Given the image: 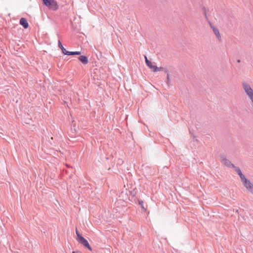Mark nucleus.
<instances>
[{
    "mask_svg": "<svg viewBox=\"0 0 253 253\" xmlns=\"http://www.w3.org/2000/svg\"><path fill=\"white\" fill-rule=\"evenodd\" d=\"M43 4L47 6L49 9L56 11L58 9V5L57 1L55 0H42Z\"/></svg>",
    "mask_w": 253,
    "mask_h": 253,
    "instance_id": "1",
    "label": "nucleus"
},
{
    "mask_svg": "<svg viewBox=\"0 0 253 253\" xmlns=\"http://www.w3.org/2000/svg\"><path fill=\"white\" fill-rule=\"evenodd\" d=\"M243 87L250 99H253V89L251 85L246 82L242 83Z\"/></svg>",
    "mask_w": 253,
    "mask_h": 253,
    "instance_id": "2",
    "label": "nucleus"
},
{
    "mask_svg": "<svg viewBox=\"0 0 253 253\" xmlns=\"http://www.w3.org/2000/svg\"><path fill=\"white\" fill-rule=\"evenodd\" d=\"M220 158L222 164L225 166L227 167H231L233 168L235 167V165L226 158V156L224 154H221L220 155Z\"/></svg>",
    "mask_w": 253,
    "mask_h": 253,
    "instance_id": "3",
    "label": "nucleus"
},
{
    "mask_svg": "<svg viewBox=\"0 0 253 253\" xmlns=\"http://www.w3.org/2000/svg\"><path fill=\"white\" fill-rule=\"evenodd\" d=\"M80 244L84 246L85 248L88 249L89 251H92V248L90 247L88 241L83 236L80 239L77 240Z\"/></svg>",
    "mask_w": 253,
    "mask_h": 253,
    "instance_id": "4",
    "label": "nucleus"
},
{
    "mask_svg": "<svg viewBox=\"0 0 253 253\" xmlns=\"http://www.w3.org/2000/svg\"><path fill=\"white\" fill-rule=\"evenodd\" d=\"M243 183L247 190L253 194V184L249 179L243 181Z\"/></svg>",
    "mask_w": 253,
    "mask_h": 253,
    "instance_id": "5",
    "label": "nucleus"
},
{
    "mask_svg": "<svg viewBox=\"0 0 253 253\" xmlns=\"http://www.w3.org/2000/svg\"><path fill=\"white\" fill-rule=\"evenodd\" d=\"M233 168H234L235 171L239 175L242 182L248 179L247 178H246L245 176L242 173L240 169L238 167L235 166V167H234Z\"/></svg>",
    "mask_w": 253,
    "mask_h": 253,
    "instance_id": "6",
    "label": "nucleus"
},
{
    "mask_svg": "<svg viewBox=\"0 0 253 253\" xmlns=\"http://www.w3.org/2000/svg\"><path fill=\"white\" fill-rule=\"evenodd\" d=\"M78 60L84 65L87 64L88 62V57L85 55H82L81 54L78 57Z\"/></svg>",
    "mask_w": 253,
    "mask_h": 253,
    "instance_id": "7",
    "label": "nucleus"
},
{
    "mask_svg": "<svg viewBox=\"0 0 253 253\" xmlns=\"http://www.w3.org/2000/svg\"><path fill=\"white\" fill-rule=\"evenodd\" d=\"M19 23L20 24L23 26V27L24 28V29H27L29 27V24H28V22L27 20V19L25 18H21L20 19V22H19Z\"/></svg>",
    "mask_w": 253,
    "mask_h": 253,
    "instance_id": "8",
    "label": "nucleus"
},
{
    "mask_svg": "<svg viewBox=\"0 0 253 253\" xmlns=\"http://www.w3.org/2000/svg\"><path fill=\"white\" fill-rule=\"evenodd\" d=\"M58 47L61 49L63 54L66 55V52H67L68 51L64 47L60 40H58Z\"/></svg>",
    "mask_w": 253,
    "mask_h": 253,
    "instance_id": "9",
    "label": "nucleus"
},
{
    "mask_svg": "<svg viewBox=\"0 0 253 253\" xmlns=\"http://www.w3.org/2000/svg\"><path fill=\"white\" fill-rule=\"evenodd\" d=\"M211 27L212 28V31L213 32L214 34H215V35L216 36V37H217V38L218 40H220V39L221 38V36H220V33H219V32L218 29L215 27H212V26H211Z\"/></svg>",
    "mask_w": 253,
    "mask_h": 253,
    "instance_id": "10",
    "label": "nucleus"
},
{
    "mask_svg": "<svg viewBox=\"0 0 253 253\" xmlns=\"http://www.w3.org/2000/svg\"><path fill=\"white\" fill-rule=\"evenodd\" d=\"M81 52L79 51H69L66 52V55H80Z\"/></svg>",
    "mask_w": 253,
    "mask_h": 253,
    "instance_id": "11",
    "label": "nucleus"
},
{
    "mask_svg": "<svg viewBox=\"0 0 253 253\" xmlns=\"http://www.w3.org/2000/svg\"><path fill=\"white\" fill-rule=\"evenodd\" d=\"M145 63H146V65L148 67L150 68L152 65V63L151 62V61H150L148 59L146 56H145Z\"/></svg>",
    "mask_w": 253,
    "mask_h": 253,
    "instance_id": "12",
    "label": "nucleus"
},
{
    "mask_svg": "<svg viewBox=\"0 0 253 253\" xmlns=\"http://www.w3.org/2000/svg\"><path fill=\"white\" fill-rule=\"evenodd\" d=\"M138 204L139 205H140L141 206V208L144 211H145L146 210V208L144 207V202L142 200H140V199H138Z\"/></svg>",
    "mask_w": 253,
    "mask_h": 253,
    "instance_id": "13",
    "label": "nucleus"
},
{
    "mask_svg": "<svg viewBox=\"0 0 253 253\" xmlns=\"http://www.w3.org/2000/svg\"><path fill=\"white\" fill-rule=\"evenodd\" d=\"M153 72H156L158 71V67L156 65H152L150 68Z\"/></svg>",
    "mask_w": 253,
    "mask_h": 253,
    "instance_id": "14",
    "label": "nucleus"
},
{
    "mask_svg": "<svg viewBox=\"0 0 253 253\" xmlns=\"http://www.w3.org/2000/svg\"><path fill=\"white\" fill-rule=\"evenodd\" d=\"M76 235H77V240H78V239H80V238L83 237L82 236V235L79 233V232L78 231V230H77V228H76Z\"/></svg>",
    "mask_w": 253,
    "mask_h": 253,
    "instance_id": "15",
    "label": "nucleus"
},
{
    "mask_svg": "<svg viewBox=\"0 0 253 253\" xmlns=\"http://www.w3.org/2000/svg\"><path fill=\"white\" fill-rule=\"evenodd\" d=\"M202 9H203V12H204V15H205V17H206V18H207V10H206V8L205 7H203L202 8Z\"/></svg>",
    "mask_w": 253,
    "mask_h": 253,
    "instance_id": "16",
    "label": "nucleus"
},
{
    "mask_svg": "<svg viewBox=\"0 0 253 253\" xmlns=\"http://www.w3.org/2000/svg\"><path fill=\"white\" fill-rule=\"evenodd\" d=\"M164 69H165V68L163 67H158V71H163Z\"/></svg>",
    "mask_w": 253,
    "mask_h": 253,
    "instance_id": "17",
    "label": "nucleus"
},
{
    "mask_svg": "<svg viewBox=\"0 0 253 253\" xmlns=\"http://www.w3.org/2000/svg\"><path fill=\"white\" fill-rule=\"evenodd\" d=\"M164 71L166 73H167V74H169V70H168L167 69H166V68H165V69H164Z\"/></svg>",
    "mask_w": 253,
    "mask_h": 253,
    "instance_id": "18",
    "label": "nucleus"
},
{
    "mask_svg": "<svg viewBox=\"0 0 253 253\" xmlns=\"http://www.w3.org/2000/svg\"><path fill=\"white\" fill-rule=\"evenodd\" d=\"M167 79L168 80V81H169V74H167Z\"/></svg>",
    "mask_w": 253,
    "mask_h": 253,
    "instance_id": "19",
    "label": "nucleus"
},
{
    "mask_svg": "<svg viewBox=\"0 0 253 253\" xmlns=\"http://www.w3.org/2000/svg\"><path fill=\"white\" fill-rule=\"evenodd\" d=\"M72 253H81L80 251H73Z\"/></svg>",
    "mask_w": 253,
    "mask_h": 253,
    "instance_id": "20",
    "label": "nucleus"
},
{
    "mask_svg": "<svg viewBox=\"0 0 253 253\" xmlns=\"http://www.w3.org/2000/svg\"><path fill=\"white\" fill-rule=\"evenodd\" d=\"M237 62H238V63H240V59H238V60H237Z\"/></svg>",
    "mask_w": 253,
    "mask_h": 253,
    "instance_id": "21",
    "label": "nucleus"
},
{
    "mask_svg": "<svg viewBox=\"0 0 253 253\" xmlns=\"http://www.w3.org/2000/svg\"><path fill=\"white\" fill-rule=\"evenodd\" d=\"M57 36H58V38H59V36L58 34H57Z\"/></svg>",
    "mask_w": 253,
    "mask_h": 253,
    "instance_id": "22",
    "label": "nucleus"
}]
</instances>
